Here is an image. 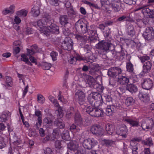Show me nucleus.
Masks as SVG:
<instances>
[{
    "label": "nucleus",
    "mask_w": 154,
    "mask_h": 154,
    "mask_svg": "<svg viewBox=\"0 0 154 154\" xmlns=\"http://www.w3.org/2000/svg\"><path fill=\"white\" fill-rule=\"evenodd\" d=\"M106 104L108 105L112 103V99L111 97L109 95H107L105 96Z\"/></svg>",
    "instance_id": "nucleus-55"
},
{
    "label": "nucleus",
    "mask_w": 154,
    "mask_h": 154,
    "mask_svg": "<svg viewBox=\"0 0 154 154\" xmlns=\"http://www.w3.org/2000/svg\"><path fill=\"white\" fill-rule=\"evenodd\" d=\"M68 10V14L70 18L72 20L73 19L76 17V12L71 8H69Z\"/></svg>",
    "instance_id": "nucleus-38"
},
{
    "label": "nucleus",
    "mask_w": 154,
    "mask_h": 154,
    "mask_svg": "<svg viewBox=\"0 0 154 154\" xmlns=\"http://www.w3.org/2000/svg\"><path fill=\"white\" fill-rule=\"evenodd\" d=\"M142 143L144 145L149 146H151L153 145L152 139L150 137L147 138L145 140H142Z\"/></svg>",
    "instance_id": "nucleus-37"
},
{
    "label": "nucleus",
    "mask_w": 154,
    "mask_h": 154,
    "mask_svg": "<svg viewBox=\"0 0 154 154\" xmlns=\"http://www.w3.org/2000/svg\"><path fill=\"white\" fill-rule=\"evenodd\" d=\"M124 1L125 3L129 5L135 4L136 3L134 0H124Z\"/></svg>",
    "instance_id": "nucleus-63"
},
{
    "label": "nucleus",
    "mask_w": 154,
    "mask_h": 154,
    "mask_svg": "<svg viewBox=\"0 0 154 154\" xmlns=\"http://www.w3.org/2000/svg\"><path fill=\"white\" fill-rule=\"evenodd\" d=\"M10 115V113L8 112H3L2 115L0 116L1 121H2V122L6 121L8 120V118Z\"/></svg>",
    "instance_id": "nucleus-36"
},
{
    "label": "nucleus",
    "mask_w": 154,
    "mask_h": 154,
    "mask_svg": "<svg viewBox=\"0 0 154 154\" xmlns=\"http://www.w3.org/2000/svg\"><path fill=\"white\" fill-rule=\"evenodd\" d=\"M104 144L106 146H111L114 143V141L110 140H104Z\"/></svg>",
    "instance_id": "nucleus-56"
},
{
    "label": "nucleus",
    "mask_w": 154,
    "mask_h": 154,
    "mask_svg": "<svg viewBox=\"0 0 154 154\" xmlns=\"http://www.w3.org/2000/svg\"><path fill=\"white\" fill-rule=\"evenodd\" d=\"M93 105L87 107V106L85 109H86V112L89 113L90 115L92 116V114L94 113L95 108Z\"/></svg>",
    "instance_id": "nucleus-43"
},
{
    "label": "nucleus",
    "mask_w": 154,
    "mask_h": 154,
    "mask_svg": "<svg viewBox=\"0 0 154 154\" xmlns=\"http://www.w3.org/2000/svg\"><path fill=\"white\" fill-rule=\"evenodd\" d=\"M87 25L83 22L78 21L75 24V28L79 33H85L88 31Z\"/></svg>",
    "instance_id": "nucleus-10"
},
{
    "label": "nucleus",
    "mask_w": 154,
    "mask_h": 154,
    "mask_svg": "<svg viewBox=\"0 0 154 154\" xmlns=\"http://www.w3.org/2000/svg\"><path fill=\"white\" fill-rule=\"evenodd\" d=\"M61 136L62 138L66 141L70 139L69 131L67 130H64L63 131Z\"/></svg>",
    "instance_id": "nucleus-41"
},
{
    "label": "nucleus",
    "mask_w": 154,
    "mask_h": 154,
    "mask_svg": "<svg viewBox=\"0 0 154 154\" xmlns=\"http://www.w3.org/2000/svg\"><path fill=\"white\" fill-rule=\"evenodd\" d=\"M78 129L77 127L76 126V125L74 124H72L70 128V130L72 132L75 131L76 130L77 131Z\"/></svg>",
    "instance_id": "nucleus-64"
},
{
    "label": "nucleus",
    "mask_w": 154,
    "mask_h": 154,
    "mask_svg": "<svg viewBox=\"0 0 154 154\" xmlns=\"http://www.w3.org/2000/svg\"><path fill=\"white\" fill-rule=\"evenodd\" d=\"M42 118L41 117H38V122L35 124L36 128L37 129H38L40 127L42 124Z\"/></svg>",
    "instance_id": "nucleus-60"
},
{
    "label": "nucleus",
    "mask_w": 154,
    "mask_h": 154,
    "mask_svg": "<svg viewBox=\"0 0 154 154\" xmlns=\"http://www.w3.org/2000/svg\"><path fill=\"white\" fill-rule=\"evenodd\" d=\"M126 32L128 35L131 37L135 36L136 32L134 26L131 24L127 26L126 29Z\"/></svg>",
    "instance_id": "nucleus-24"
},
{
    "label": "nucleus",
    "mask_w": 154,
    "mask_h": 154,
    "mask_svg": "<svg viewBox=\"0 0 154 154\" xmlns=\"http://www.w3.org/2000/svg\"><path fill=\"white\" fill-rule=\"evenodd\" d=\"M61 46L64 50H70L72 49L73 42L72 40L69 38H66L63 41Z\"/></svg>",
    "instance_id": "nucleus-13"
},
{
    "label": "nucleus",
    "mask_w": 154,
    "mask_h": 154,
    "mask_svg": "<svg viewBox=\"0 0 154 154\" xmlns=\"http://www.w3.org/2000/svg\"><path fill=\"white\" fill-rule=\"evenodd\" d=\"M113 50H115L118 54L124 59L125 56L126 54V51L123 48L122 46L118 44L116 46L113 45V47H112Z\"/></svg>",
    "instance_id": "nucleus-14"
},
{
    "label": "nucleus",
    "mask_w": 154,
    "mask_h": 154,
    "mask_svg": "<svg viewBox=\"0 0 154 154\" xmlns=\"http://www.w3.org/2000/svg\"><path fill=\"white\" fill-rule=\"evenodd\" d=\"M103 112L102 110L95 108L92 116L94 117H100L103 116Z\"/></svg>",
    "instance_id": "nucleus-33"
},
{
    "label": "nucleus",
    "mask_w": 154,
    "mask_h": 154,
    "mask_svg": "<svg viewBox=\"0 0 154 154\" xmlns=\"http://www.w3.org/2000/svg\"><path fill=\"white\" fill-rule=\"evenodd\" d=\"M125 89L129 91L131 94H134L137 91L138 88L137 86L136 85L133 84H127L126 85Z\"/></svg>",
    "instance_id": "nucleus-22"
},
{
    "label": "nucleus",
    "mask_w": 154,
    "mask_h": 154,
    "mask_svg": "<svg viewBox=\"0 0 154 154\" xmlns=\"http://www.w3.org/2000/svg\"><path fill=\"white\" fill-rule=\"evenodd\" d=\"M125 121L132 127H138L140 125L139 121L137 119H125Z\"/></svg>",
    "instance_id": "nucleus-25"
},
{
    "label": "nucleus",
    "mask_w": 154,
    "mask_h": 154,
    "mask_svg": "<svg viewBox=\"0 0 154 154\" xmlns=\"http://www.w3.org/2000/svg\"><path fill=\"white\" fill-rule=\"evenodd\" d=\"M37 99L38 103L42 104L44 103L45 98L41 94H38L37 96Z\"/></svg>",
    "instance_id": "nucleus-52"
},
{
    "label": "nucleus",
    "mask_w": 154,
    "mask_h": 154,
    "mask_svg": "<svg viewBox=\"0 0 154 154\" xmlns=\"http://www.w3.org/2000/svg\"><path fill=\"white\" fill-rule=\"evenodd\" d=\"M110 5L112 7L113 11L115 12L119 11L121 9V3L118 0L112 1L110 3Z\"/></svg>",
    "instance_id": "nucleus-20"
},
{
    "label": "nucleus",
    "mask_w": 154,
    "mask_h": 154,
    "mask_svg": "<svg viewBox=\"0 0 154 154\" xmlns=\"http://www.w3.org/2000/svg\"><path fill=\"white\" fill-rule=\"evenodd\" d=\"M135 100L132 97H127L125 100V103L127 106L131 105L134 103Z\"/></svg>",
    "instance_id": "nucleus-42"
},
{
    "label": "nucleus",
    "mask_w": 154,
    "mask_h": 154,
    "mask_svg": "<svg viewBox=\"0 0 154 154\" xmlns=\"http://www.w3.org/2000/svg\"><path fill=\"white\" fill-rule=\"evenodd\" d=\"M105 129L107 134L112 135L114 132V127L112 124H108L105 126Z\"/></svg>",
    "instance_id": "nucleus-30"
},
{
    "label": "nucleus",
    "mask_w": 154,
    "mask_h": 154,
    "mask_svg": "<svg viewBox=\"0 0 154 154\" xmlns=\"http://www.w3.org/2000/svg\"><path fill=\"white\" fill-rule=\"evenodd\" d=\"M118 79L119 82L121 85H125L129 82V78L125 76L119 75L118 77Z\"/></svg>",
    "instance_id": "nucleus-27"
},
{
    "label": "nucleus",
    "mask_w": 154,
    "mask_h": 154,
    "mask_svg": "<svg viewBox=\"0 0 154 154\" xmlns=\"http://www.w3.org/2000/svg\"><path fill=\"white\" fill-rule=\"evenodd\" d=\"M53 121L50 118H45L43 120V123L44 126L48 128L51 125Z\"/></svg>",
    "instance_id": "nucleus-35"
},
{
    "label": "nucleus",
    "mask_w": 154,
    "mask_h": 154,
    "mask_svg": "<svg viewBox=\"0 0 154 154\" xmlns=\"http://www.w3.org/2000/svg\"><path fill=\"white\" fill-rule=\"evenodd\" d=\"M154 122L151 118H148L143 119L141 122V127L142 129H152Z\"/></svg>",
    "instance_id": "nucleus-9"
},
{
    "label": "nucleus",
    "mask_w": 154,
    "mask_h": 154,
    "mask_svg": "<svg viewBox=\"0 0 154 154\" xmlns=\"http://www.w3.org/2000/svg\"><path fill=\"white\" fill-rule=\"evenodd\" d=\"M42 66L44 70H48L51 67V64L50 63L47 62H43L42 63Z\"/></svg>",
    "instance_id": "nucleus-50"
},
{
    "label": "nucleus",
    "mask_w": 154,
    "mask_h": 154,
    "mask_svg": "<svg viewBox=\"0 0 154 154\" xmlns=\"http://www.w3.org/2000/svg\"><path fill=\"white\" fill-rule=\"evenodd\" d=\"M31 12L33 16L36 17L38 16L40 14L39 7L37 6H34L32 9Z\"/></svg>",
    "instance_id": "nucleus-40"
},
{
    "label": "nucleus",
    "mask_w": 154,
    "mask_h": 154,
    "mask_svg": "<svg viewBox=\"0 0 154 154\" xmlns=\"http://www.w3.org/2000/svg\"><path fill=\"white\" fill-rule=\"evenodd\" d=\"M75 100L78 102L81 108L84 109L87 104L85 101V96L84 93L81 90H78L75 94Z\"/></svg>",
    "instance_id": "nucleus-4"
},
{
    "label": "nucleus",
    "mask_w": 154,
    "mask_h": 154,
    "mask_svg": "<svg viewBox=\"0 0 154 154\" xmlns=\"http://www.w3.org/2000/svg\"><path fill=\"white\" fill-rule=\"evenodd\" d=\"M127 131L126 126L123 125L117 129L116 133L117 134L121 136L122 138L125 139L127 137Z\"/></svg>",
    "instance_id": "nucleus-15"
},
{
    "label": "nucleus",
    "mask_w": 154,
    "mask_h": 154,
    "mask_svg": "<svg viewBox=\"0 0 154 154\" xmlns=\"http://www.w3.org/2000/svg\"><path fill=\"white\" fill-rule=\"evenodd\" d=\"M139 58L142 62L143 63L149 60L150 57L149 56L145 55L140 57H139Z\"/></svg>",
    "instance_id": "nucleus-57"
},
{
    "label": "nucleus",
    "mask_w": 154,
    "mask_h": 154,
    "mask_svg": "<svg viewBox=\"0 0 154 154\" xmlns=\"http://www.w3.org/2000/svg\"><path fill=\"white\" fill-rule=\"evenodd\" d=\"M75 35V38L77 39L78 41L81 42V43H84V42H86L88 40L87 37L85 35L76 34Z\"/></svg>",
    "instance_id": "nucleus-32"
},
{
    "label": "nucleus",
    "mask_w": 154,
    "mask_h": 154,
    "mask_svg": "<svg viewBox=\"0 0 154 154\" xmlns=\"http://www.w3.org/2000/svg\"><path fill=\"white\" fill-rule=\"evenodd\" d=\"M28 11L26 10H22L18 11L17 13V14L19 17H25L27 15Z\"/></svg>",
    "instance_id": "nucleus-47"
},
{
    "label": "nucleus",
    "mask_w": 154,
    "mask_h": 154,
    "mask_svg": "<svg viewBox=\"0 0 154 154\" xmlns=\"http://www.w3.org/2000/svg\"><path fill=\"white\" fill-rule=\"evenodd\" d=\"M48 22L47 28H44L42 30V33L45 35L47 36L50 35V33H56L58 34L59 33V28L55 24L53 23L54 22Z\"/></svg>",
    "instance_id": "nucleus-2"
},
{
    "label": "nucleus",
    "mask_w": 154,
    "mask_h": 154,
    "mask_svg": "<svg viewBox=\"0 0 154 154\" xmlns=\"http://www.w3.org/2000/svg\"><path fill=\"white\" fill-rule=\"evenodd\" d=\"M126 68L128 71L132 73L134 70L133 65L130 61H129L126 63Z\"/></svg>",
    "instance_id": "nucleus-44"
},
{
    "label": "nucleus",
    "mask_w": 154,
    "mask_h": 154,
    "mask_svg": "<svg viewBox=\"0 0 154 154\" xmlns=\"http://www.w3.org/2000/svg\"><path fill=\"white\" fill-rule=\"evenodd\" d=\"M96 46L97 48L103 52H107L111 50L112 47H113V45L108 42L102 41L97 44Z\"/></svg>",
    "instance_id": "nucleus-6"
},
{
    "label": "nucleus",
    "mask_w": 154,
    "mask_h": 154,
    "mask_svg": "<svg viewBox=\"0 0 154 154\" xmlns=\"http://www.w3.org/2000/svg\"><path fill=\"white\" fill-rule=\"evenodd\" d=\"M75 121V123L79 126L82 127L83 126L82 119L81 118L79 119L76 118Z\"/></svg>",
    "instance_id": "nucleus-59"
},
{
    "label": "nucleus",
    "mask_w": 154,
    "mask_h": 154,
    "mask_svg": "<svg viewBox=\"0 0 154 154\" xmlns=\"http://www.w3.org/2000/svg\"><path fill=\"white\" fill-rule=\"evenodd\" d=\"M54 124H56L57 127L60 129L63 128L65 127V124L59 120H57L54 121Z\"/></svg>",
    "instance_id": "nucleus-48"
},
{
    "label": "nucleus",
    "mask_w": 154,
    "mask_h": 154,
    "mask_svg": "<svg viewBox=\"0 0 154 154\" xmlns=\"http://www.w3.org/2000/svg\"><path fill=\"white\" fill-rule=\"evenodd\" d=\"M98 69H92L90 71V74L95 78L98 77L99 73Z\"/></svg>",
    "instance_id": "nucleus-51"
},
{
    "label": "nucleus",
    "mask_w": 154,
    "mask_h": 154,
    "mask_svg": "<svg viewBox=\"0 0 154 154\" xmlns=\"http://www.w3.org/2000/svg\"><path fill=\"white\" fill-rule=\"evenodd\" d=\"M139 97L141 101L145 103L147 102L149 100V94L147 92L144 91L139 92Z\"/></svg>",
    "instance_id": "nucleus-23"
},
{
    "label": "nucleus",
    "mask_w": 154,
    "mask_h": 154,
    "mask_svg": "<svg viewBox=\"0 0 154 154\" xmlns=\"http://www.w3.org/2000/svg\"><path fill=\"white\" fill-rule=\"evenodd\" d=\"M22 47L20 46H15L14 48V53L15 54H17L20 52V49Z\"/></svg>",
    "instance_id": "nucleus-62"
},
{
    "label": "nucleus",
    "mask_w": 154,
    "mask_h": 154,
    "mask_svg": "<svg viewBox=\"0 0 154 154\" xmlns=\"http://www.w3.org/2000/svg\"><path fill=\"white\" fill-rule=\"evenodd\" d=\"M126 21H129L128 16L126 15H123L117 18L116 20L117 22L121 23L122 22Z\"/></svg>",
    "instance_id": "nucleus-46"
},
{
    "label": "nucleus",
    "mask_w": 154,
    "mask_h": 154,
    "mask_svg": "<svg viewBox=\"0 0 154 154\" xmlns=\"http://www.w3.org/2000/svg\"><path fill=\"white\" fill-rule=\"evenodd\" d=\"M89 103L92 105L97 106L103 102L101 94L97 92H93L90 94L88 97Z\"/></svg>",
    "instance_id": "nucleus-1"
},
{
    "label": "nucleus",
    "mask_w": 154,
    "mask_h": 154,
    "mask_svg": "<svg viewBox=\"0 0 154 154\" xmlns=\"http://www.w3.org/2000/svg\"><path fill=\"white\" fill-rule=\"evenodd\" d=\"M130 148L132 150V154H138V147L137 142H131L130 144Z\"/></svg>",
    "instance_id": "nucleus-31"
},
{
    "label": "nucleus",
    "mask_w": 154,
    "mask_h": 154,
    "mask_svg": "<svg viewBox=\"0 0 154 154\" xmlns=\"http://www.w3.org/2000/svg\"><path fill=\"white\" fill-rule=\"evenodd\" d=\"M86 83L88 84V86L92 88L97 89L99 86L94 79L91 76L89 77Z\"/></svg>",
    "instance_id": "nucleus-17"
},
{
    "label": "nucleus",
    "mask_w": 154,
    "mask_h": 154,
    "mask_svg": "<svg viewBox=\"0 0 154 154\" xmlns=\"http://www.w3.org/2000/svg\"><path fill=\"white\" fill-rule=\"evenodd\" d=\"M152 63L150 61H148L145 62L143 65V72L145 73L150 72L152 67Z\"/></svg>",
    "instance_id": "nucleus-29"
},
{
    "label": "nucleus",
    "mask_w": 154,
    "mask_h": 154,
    "mask_svg": "<svg viewBox=\"0 0 154 154\" xmlns=\"http://www.w3.org/2000/svg\"><path fill=\"white\" fill-rule=\"evenodd\" d=\"M57 53L54 51H52L51 54L52 59L53 61H55L57 59Z\"/></svg>",
    "instance_id": "nucleus-61"
},
{
    "label": "nucleus",
    "mask_w": 154,
    "mask_h": 154,
    "mask_svg": "<svg viewBox=\"0 0 154 154\" xmlns=\"http://www.w3.org/2000/svg\"><path fill=\"white\" fill-rule=\"evenodd\" d=\"M86 83L88 84V86L92 88L97 89L99 86L94 79L91 76L89 77Z\"/></svg>",
    "instance_id": "nucleus-19"
},
{
    "label": "nucleus",
    "mask_w": 154,
    "mask_h": 154,
    "mask_svg": "<svg viewBox=\"0 0 154 154\" xmlns=\"http://www.w3.org/2000/svg\"><path fill=\"white\" fill-rule=\"evenodd\" d=\"M122 73V70L120 68L117 67H113L108 70L107 75L108 76L112 78H116L119 76Z\"/></svg>",
    "instance_id": "nucleus-11"
},
{
    "label": "nucleus",
    "mask_w": 154,
    "mask_h": 154,
    "mask_svg": "<svg viewBox=\"0 0 154 154\" xmlns=\"http://www.w3.org/2000/svg\"><path fill=\"white\" fill-rule=\"evenodd\" d=\"M50 21H51L52 22L54 21V20L51 18L48 14H45L42 18L37 21V25L40 28L42 29V32L43 29L47 28L48 26L47 23L50 22Z\"/></svg>",
    "instance_id": "nucleus-5"
},
{
    "label": "nucleus",
    "mask_w": 154,
    "mask_h": 154,
    "mask_svg": "<svg viewBox=\"0 0 154 154\" xmlns=\"http://www.w3.org/2000/svg\"><path fill=\"white\" fill-rule=\"evenodd\" d=\"M110 53L108 54V57L111 60L118 59L120 60H123V57H122L119 55L118 53L115 50H113V48H111V50Z\"/></svg>",
    "instance_id": "nucleus-21"
},
{
    "label": "nucleus",
    "mask_w": 154,
    "mask_h": 154,
    "mask_svg": "<svg viewBox=\"0 0 154 154\" xmlns=\"http://www.w3.org/2000/svg\"><path fill=\"white\" fill-rule=\"evenodd\" d=\"M6 86L7 87H11L12 86V79L11 77L6 76Z\"/></svg>",
    "instance_id": "nucleus-49"
},
{
    "label": "nucleus",
    "mask_w": 154,
    "mask_h": 154,
    "mask_svg": "<svg viewBox=\"0 0 154 154\" xmlns=\"http://www.w3.org/2000/svg\"><path fill=\"white\" fill-rule=\"evenodd\" d=\"M150 7L144 6L136 8L135 11H140L145 17L148 18H154V10L152 9Z\"/></svg>",
    "instance_id": "nucleus-3"
},
{
    "label": "nucleus",
    "mask_w": 154,
    "mask_h": 154,
    "mask_svg": "<svg viewBox=\"0 0 154 154\" xmlns=\"http://www.w3.org/2000/svg\"><path fill=\"white\" fill-rule=\"evenodd\" d=\"M79 146V144L75 141L70 142L67 145L68 149L73 151L77 150Z\"/></svg>",
    "instance_id": "nucleus-26"
},
{
    "label": "nucleus",
    "mask_w": 154,
    "mask_h": 154,
    "mask_svg": "<svg viewBox=\"0 0 154 154\" xmlns=\"http://www.w3.org/2000/svg\"><path fill=\"white\" fill-rule=\"evenodd\" d=\"M86 42H85L84 43H80V45L82 46V48H84V50L85 51L87 52L90 51L91 47L88 44H86Z\"/></svg>",
    "instance_id": "nucleus-45"
},
{
    "label": "nucleus",
    "mask_w": 154,
    "mask_h": 154,
    "mask_svg": "<svg viewBox=\"0 0 154 154\" xmlns=\"http://www.w3.org/2000/svg\"><path fill=\"white\" fill-rule=\"evenodd\" d=\"M97 141L94 139L88 138L84 140L83 142V146L86 149H91L97 144Z\"/></svg>",
    "instance_id": "nucleus-8"
},
{
    "label": "nucleus",
    "mask_w": 154,
    "mask_h": 154,
    "mask_svg": "<svg viewBox=\"0 0 154 154\" xmlns=\"http://www.w3.org/2000/svg\"><path fill=\"white\" fill-rule=\"evenodd\" d=\"M143 82L141 84L143 88L146 90L150 89L152 87L153 82L150 78L144 79Z\"/></svg>",
    "instance_id": "nucleus-16"
},
{
    "label": "nucleus",
    "mask_w": 154,
    "mask_h": 154,
    "mask_svg": "<svg viewBox=\"0 0 154 154\" xmlns=\"http://www.w3.org/2000/svg\"><path fill=\"white\" fill-rule=\"evenodd\" d=\"M59 20L60 23L62 25L65 26L68 23V18L66 15L61 16Z\"/></svg>",
    "instance_id": "nucleus-39"
},
{
    "label": "nucleus",
    "mask_w": 154,
    "mask_h": 154,
    "mask_svg": "<svg viewBox=\"0 0 154 154\" xmlns=\"http://www.w3.org/2000/svg\"><path fill=\"white\" fill-rule=\"evenodd\" d=\"M86 83L88 84V86L92 88L97 89L99 86L94 79L91 76L89 77Z\"/></svg>",
    "instance_id": "nucleus-18"
},
{
    "label": "nucleus",
    "mask_w": 154,
    "mask_h": 154,
    "mask_svg": "<svg viewBox=\"0 0 154 154\" xmlns=\"http://www.w3.org/2000/svg\"><path fill=\"white\" fill-rule=\"evenodd\" d=\"M61 142H63V141H60L59 140L56 141L55 142V146L56 148L60 149L62 147Z\"/></svg>",
    "instance_id": "nucleus-58"
},
{
    "label": "nucleus",
    "mask_w": 154,
    "mask_h": 154,
    "mask_svg": "<svg viewBox=\"0 0 154 154\" xmlns=\"http://www.w3.org/2000/svg\"><path fill=\"white\" fill-rule=\"evenodd\" d=\"M60 133V131L59 129L58 128L54 129L53 132V135L54 138H57Z\"/></svg>",
    "instance_id": "nucleus-53"
},
{
    "label": "nucleus",
    "mask_w": 154,
    "mask_h": 154,
    "mask_svg": "<svg viewBox=\"0 0 154 154\" xmlns=\"http://www.w3.org/2000/svg\"><path fill=\"white\" fill-rule=\"evenodd\" d=\"M113 107V106H111L110 105H108L105 111V113L106 115L108 116H112L113 113L115 112Z\"/></svg>",
    "instance_id": "nucleus-34"
},
{
    "label": "nucleus",
    "mask_w": 154,
    "mask_h": 154,
    "mask_svg": "<svg viewBox=\"0 0 154 154\" xmlns=\"http://www.w3.org/2000/svg\"><path fill=\"white\" fill-rule=\"evenodd\" d=\"M142 35L145 40L148 41H154V30L152 27H147L146 28Z\"/></svg>",
    "instance_id": "nucleus-7"
},
{
    "label": "nucleus",
    "mask_w": 154,
    "mask_h": 154,
    "mask_svg": "<svg viewBox=\"0 0 154 154\" xmlns=\"http://www.w3.org/2000/svg\"><path fill=\"white\" fill-rule=\"evenodd\" d=\"M91 131L97 136H101L104 133V130L100 125L96 124L93 125L91 128Z\"/></svg>",
    "instance_id": "nucleus-12"
},
{
    "label": "nucleus",
    "mask_w": 154,
    "mask_h": 154,
    "mask_svg": "<svg viewBox=\"0 0 154 154\" xmlns=\"http://www.w3.org/2000/svg\"><path fill=\"white\" fill-rule=\"evenodd\" d=\"M84 58L85 61H86L87 62L92 63L94 60L91 51L87 52L85 54Z\"/></svg>",
    "instance_id": "nucleus-28"
},
{
    "label": "nucleus",
    "mask_w": 154,
    "mask_h": 154,
    "mask_svg": "<svg viewBox=\"0 0 154 154\" xmlns=\"http://www.w3.org/2000/svg\"><path fill=\"white\" fill-rule=\"evenodd\" d=\"M131 43L133 44L134 45L136 46L139 51L141 50L140 47L141 46V43L140 42H135L134 40H131Z\"/></svg>",
    "instance_id": "nucleus-54"
}]
</instances>
